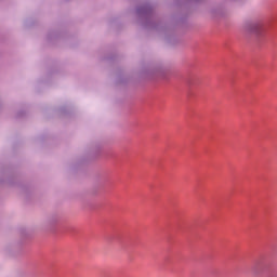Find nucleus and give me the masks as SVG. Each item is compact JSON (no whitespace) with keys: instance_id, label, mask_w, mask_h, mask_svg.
<instances>
[{"instance_id":"4","label":"nucleus","mask_w":277,"mask_h":277,"mask_svg":"<svg viewBox=\"0 0 277 277\" xmlns=\"http://www.w3.org/2000/svg\"><path fill=\"white\" fill-rule=\"evenodd\" d=\"M2 183H12V181L10 179L8 180H2Z\"/></svg>"},{"instance_id":"7","label":"nucleus","mask_w":277,"mask_h":277,"mask_svg":"<svg viewBox=\"0 0 277 277\" xmlns=\"http://www.w3.org/2000/svg\"><path fill=\"white\" fill-rule=\"evenodd\" d=\"M0 107H1V101H0Z\"/></svg>"},{"instance_id":"3","label":"nucleus","mask_w":277,"mask_h":277,"mask_svg":"<svg viewBox=\"0 0 277 277\" xmlns=\"http://www.w3.org/2000/svg\"><path fill=\"white\" fill-rule=\"evenodd\" d=\"M56 222H57V216H53V217H51L50 219V224H56Z\"/></svg>"},{"instance_id":"6","label":"nucleus","mask_w":277,"mask_h":277,"mask_svg":"<svg viewBox=\"0 0 277 277\" xmlns=\"http://www.w3.org/2000/svg\"><path fill=\"white\" fill-rule=\"evenodd\" d=\"M53 36H55V35H50V36H49V39L51 40V38H53Z\"/></svg>"},{"instance_id":"1","label":"nucleus","mask_w":277,"mask_h":277,"mask_svg":"<svg viewBox=\"0 0 277 277\" xmlns=\"http://www.w3.org/2000/svg\"><path fill=\"white\" fill-rule=\"evenodd\" d=\"M136 15L146 29H159V25L153 22V4H143L138 6L136 9Z\"/></svg>"},{"instance_id":"5","label":"nucleus","mask_w":277,"mask_h":277,"mask_svg":"<svg viewBox=\"0 0 277 277\" xmlns=\"http://www.w3.org/2000/svg\"><path fill=\"white\" fill-rule=\"evenodd\" d=\"M217 14H219L220 16H223V15H224V13H223L222 11H219Z\"/></svg>"},{"instance_id":"2","label":"nucleus","mask_w":277,"mask_h":277,"mask_svg":"<svg viewBox=\"0 0 277 277\" xmlns=\"http://www.w3.org/2000/svg\"><path fill=\"white\" fill-rule=\"evenodd\" d=\"M247 31H249V34H254L255 36H259L261 31V26L259 25V23H251L247 26Z\"/></svg>"}]
</instances>
